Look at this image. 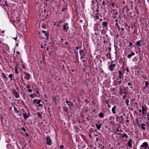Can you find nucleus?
<instances>
[{
  "mask_svg": "<svg viewBox=\"0 0 149 149\" xmlns=\"http://www.w3.org/2000/svg\"><path fill=\"white\" fill-rule=\"evenodd\" d=\"M124 119L123 116L121 115L120 116H117L116 118V120L118 121L120 123H121L123 122Z\"/></svg>",
  "mask_w": 149,
  "mask_h": 149,
  "instance_id": "f257e3e1",
  "label": "nucleus"
},
{
  "mask_svg": "<svg viewBox=\"0 0 149 149\" xmlns=\"http://www.w3.org/2000/svg\"><path fill=\"white\" fill-rule=\"evenodd\" d=\"M116 66L115 64L111 63L109 66L108 68L110 71L112 72L114 70V69L116 67Z\"/></svg>",
  "mask_w": 149,
  "mask_h": 149,
  "instance_id": "f03ea898",
  "label": "nucleus"
},
{
  "mask_svg": "<svg viewBox=\"0 0 149 149\" xmlns=\"http://www.w3.org/2000/svg\"><path fill=\"white\" fill-rule=\"evenodd\" d=\"M46 139L47 144L48 145H51L52 142L50 137L49 136H47L46 137Z\"/></svg>",
  "mask_w": 149,
  "mask_h": 149,
  "instance_id": "7ed1b4c3",
  "label": "nucleus"
},
{
  "mask_svg": "<svg viewBox=\"0 0 149 149\" xmlns=\"http://www.w3.org/2000/svg\"><path fill=\"white\" fill-rule=\"evenodd\" d=\"M12 92L13 94V95L15 96V97L16 98H18L19 97V93H18L15 89H13L12 91Z\"/></svg>",
  "mask_w": 149,
  "mask_h": 149,
  "instance_id": "20e7f679",
  "label": "nucleus"
},
{
  "mask_svg": "<svg viewBox=\"0 0 149 149\" xmlns=\"http://www.w3.org/2000/svg\"><path fill=\"white\" fill-rule=\"evenodd\" d=\"M118 78L117 79V80L122 79L123 77V74L120 70H118Z\"/></svg>",
  "mask_w": 149,
  "mask_h": 149,
  "instance_id": "39448f33",
  "label": "nucleus"
},
{
  "mask_svg": "<svg viewBox=\"0 0 149 149\" xmlns=\"http://www.w3.org/2000/svg\"><path fill=\"white\" fill-rule=\"evenodd\" d=\"M63 26L64 31L65 32H67L69 29L68 23L66 22L63 25Z\"/></svg>",
  "mask_w": 149,
  "mask_h": 149,
  "instance_id": "423d86ee",
  "label": "nucleus"
},
{
  "mask_svg": "<svg viewBox=\"0 0 149 149\" xmlns=\"http://www.w3.org/2000/svg\"><path fill=\"white\" fill-rule=\"evenodd\" d=\"M41 32L42 33V34H43L45 37L47 39L49 38V34L47 31L43 30L41 31Z\"/></svg>",
  "mask_w": 149,
  "mask_h": 149,
  "instance_id": "0eeeda50",
  "label": "nucleus"
},
{
  "mask_svg": "<svg viewBox=\"0 0 149 149\" xmlns=\"http://www.w3.org/2000/svg\"><path fill=\"white\" fill-rule=\"evenodd\" d=\"M29 114H30L29 112L28 111H27V112H26V113H24L23 114L24 115V118L25 120H26L27 118L29 117Z\"/></svg>",
  "mask_w": 149,
  "mask_h": 149,
  "instance_id": "6e6552de",
  "label": "nucleus"
},
{
  "mask_svg": "<svg viewBox=\"0 0 149 149\" xmlns=\"http://www.w3.org/2000/svg\"><path fill=\"white\" fill-rule=\"evenodd\" d=\"M113 17L114 19H116L117 18L116 16L118 14V12L115 9H113Z\"/></svg>",
  "mask_w": 149,
  "mask_h": 149,
  "instance_id": "1a4fd4ad",
  "label": "nucleus"
},
{
  "mask_svg": "<svg viewBox=\"0 0 149 149\" xmlns=\"http://www.w3.org/2000/svg\"><path fill=\"white\" fill-rule=\"evenodd\" d=\"M142 114L143 115H144L146 113L147 109L146 107L145 108L142 105Z\"/></svg>",
  "mask_w": 149,
  "mask_h": 149,
  "instance_id": "9d476101",
  "label": "nucleus"
},
{
  "mask_svg": "<svg viewBox=\"0 0 149 149\" xmlns=\"http://www.w3.org/2000/svg\"><path fill=\"white\" fill-rule=\"evenodd\" d=\"M24 74L25 75L24 78L25 79H26L28 81H29L30 79V74L26 72H24Z\"/></svg>",
  "mask_w": 149,
  "mask_h": 149,
  "instance_id": "9b49d317",
  "label": "nucleus"
},
{
  "mask_svg": "<svg viewBox=\"0 0 149 149\" xmlns=\"http://www.w3.org/2000/svg\"><path fill=\"white\" fill-rule=\"evenodd\" d=\"M41 102H42V104L43 102H42L40 100H37L36 99H35L33 100V103L34 104L36 103L37 104H39Z\"/></svg>",
  "mask_w": 149,
  "mask_h": 149,
  "instance_id": "f8f14e48",
  "label": "nucleus"
},
{
  "mask_svg": "<svg viewBox=\"0 0 149 149\" xmlns=\"http://www.w3.org/2000/svg\"><path fill=\"white\" fill-rule=\"evenodd\" d=\"M140 147L146 148L148 147V144L147 142H144L141 146Z\"/></svg>",
  "mask_w": 149,
  "mask_h": 149,
  "instance_id": "ddd939ff",
  "label": "nucleus"
},
{
  "mask_svg": "<svg viewBox=\"0 0 149 149\" xmlns=\"http://www.w3.org/2000/svg\"><path fill=\"white\" fill-rule=\"evenodd\" d=\"M132 140L131 139H130L127 142L128 146L130 148H131L132 147Z\"/></svg>",
  "mask_w": 149,
  "mask_h": 149,
  "instance_id": "4468645a",
  "label": "nucleus"
},
{
  "mask_svg": "<svg viewBox=\"0 0 149 149\" xmlns=\"http://www.w3.org/2000/svg\"><path fill=\"white\" fill-rule=\"evenodd\" d=\"M142 42V40H139L136 42V44L137 46L141 47L142 45L141 44V43Z\"/></svg>",
  "mask_w": 149,
  "mask_h": 149,
  "instance_id": "2eb2a0df",
  "label": "nucleus"
},
{
  "mask_svg": "<svg viewBox=\"0 0 149 149\" xmlns=\"http://www.w3.org/2000/svg\"><path fill=\"white\" fill-rule=\"evenodd\" d=\"M39 37L42 39H44L45 37L42 34V33L40 31H39Z\"/></svg>",
  "mask_w": 149,
  "mask_h": 149,
  "instance_id": "dca6fc26",
  "label": "nucleus"
},
{
  "mask_svg": "<svg viewBox=\"0 0 149 149\" xmlns=\"http://www.w3.org/2000/svg\"><path fill=\"white\" fill-rule=\"evenodd\" d=\"M102 27L103 28L107 27L108 25V23L106 22H103L102 24Z\"/></svg>",
  "mask_w": 149,
  "mask_h": 149,
  "instance_id": "f3484780",
  "label": "nucleus"
},
{
  "mask_svg": "<svg viewBox=\"0 0 149 149\" xmlns=\"http://www.w3.org/2000/svg\"><path fill=\"white\" fill-rule=\"evenodd\" d=\"M116 107L114 106L113 107H112V108L111 111H112V113L113 114H115L116 113V112L115 111V110H116Z\"/></svg>",
  "mask_w": 149,
  "mask_h": 149,
  "instance_id": "a211bd4d",
  "label": "nucleus"
},
{
  "mask_svg": "<svg viewBox=\"0 0 149 149\" xmlns=\"http://www.w3.org/2000/svg\"><path fill=\"white\" fill-rule=\"evenodd\" d=\"M119 93L121 95H122L123 94H125V92H123V90H122L121 87H120L119 88Z\"/></svg>",
  "mask_w": 149,
  "mask_h": 149,
  "instance_id": "6ab92c4d",
  "label": "nucleus"
},
{
  "mask_svg": "<svg viewBox=\"0 0 149 149\" xmlns=\"http://www.w3.org/2000/svg\"><path fill=\"white\" fill-rule=\"evenodd\" d=\"M134 55H135V53L133 52H131V54H129L127 55V57L128 58H130L132 56H133Z\"/></svg>",
  "mask_w": 149,
  "mask_h": 149,
  "instance_id": "aec40b11",
  "label": "nucleus"
},
{
  "mask_svg": "<svg viewBox=\"0 0 149 149\" xmlns=\"http://www.w3.org/2000/svg\"><path fill=\"white\" fill-rule=\"evenodd\" d=\"M146 126V125L144 123H141V129L144 130L146 129L145 127V126Z\"/></svg>",
  "mask_w": 149,
  "mask_h": 149,
  "instance_id": "412c9836",
  "label": "nucleus"
},
{
  "mask_svg": "<svg viewBox=\"0 0 149 149\" xmlns=\"http://www.w3.org/2000/svg\"><path fill=\"white\" fill-rule=\"evenodd\" d=\"M109 119L111 121L110 123H113L112 120H114L115 119V118L113 116H111L109 118Z\"/></svg>",
  "mask_w": 149,
  "mask_h": 149,
  "instance_id": "4be33fe9",
  "label": "nucleus"
},
{
  "mask_svg": "<svg viewBox=\"0 0 149 149\" xmlns=\"http://www.w3.org/2000/svg\"><path fill=\"white\" fill-rule=\"evenodd\" d=\"M95 125L96 126V128L97 129L100 130V129L101 126V125L100 124L98 125L96 123L95 124Z\"/></svg>",
  "mask_w": 149,
  "mask_h": 149,
  "instance_id": "5701e85b",
  "label": "nucleus"
},
{
  "mask_svg": "<svg viewBox=\"0 0 149 149\" xmlns=\"http://www.w3.org/2000/svg\"><path fill=\"white\" fill-rule=\"evenodd\" d=\"M129 100L127 99L125 100V103L126 104V105L127 107H129Z\"/></svg>",
  "mask_w": 149,
  "mask_h": 149,
  "instance_id": "b1692460",
  "label": "nucleus"
},
{
  "mask_svg": "<svg viewBox=\"0 0 149 149\" xmlns=\"http://www.w3.org/2000/svg\"><path fill=\"white\" fill-rule=\"evenodd\" d=\"M99 116L101 118H102L104 116V114L102 112L100 113L99 114Z\"/></svg>",
  "mask_w": 149,
  "mask_h": 149,
  "instance_id": "393cba45",
  "label": "nucleus"
},
{
  "mask_svg": "<svg viewBox=\"0 0 149 149\" xmlns=\"http://www.w3.org/2000/svg\"><path fill=\"white\" fill-rule=\"evenodd\" d=\"M79 54L80 55H83V54L84 53L83 50H80L79 51Z\"/></svg>",
  "mask_w": 149,
  "mask_h": 149,
  "instance_id": "a878e982",
  "label": "nucleus"
},
{
  "mask_svg": "<svg viewBox=\"0 0 149 149\" xmlns=\"http://www.w3.org/2000/svg\"><path fill=\"white\" fill-rule=\"evenodd\" d=\"M93 17L94 18V20L95 21H96L97 19H99V17H98V16L97 15H96V16L94 17Z\"/></svg>",
  "mask_w": 149,
  "mask_h": 149,
  "instance_id": "bb28decb",
  "label": "nucleus"
},
{
  "mask_svg": "<svg viewBox=\"0 0 149 149\" xmlns=\"http://www.w3.org/2000/svg\"><path fill=\"white\" fill-rule=\"evenodd\" d=\"M63 109L65 112H67L68 111V108L66 107H63Z\"/></svg>",
  "mask_w": 149,
  "mask_h": 149,
  "instance_id": "cd10ccee",
  "label": "nucleus"
},
{
  "mask_svg": "<svg viewBox=\"0 0 149 149\" xmlns=\"http://www.w3.org/2000/svg\"><path fill=\"white\" fill-rule=\"evenodd\" d=\"M122 137L123 138H124L125 137L127 139L128 138V136L126 134H124L122 136Z\"/></svg>",
  "mask_w": 149,
  "mask_h": 149,
  "instance_id": "c85d7f7f",
  "label": "nucleus"
},
{
  "mask_svg": "<svg viewBox=\"0 0 149 149\" xmlns=\"http://www.w3.org/2000/svg\"><path fill=\"white\" fill-rule=\"evenodd\" d=\"M15 74H17L18 73V69L17 66H15Z\"/></svg>",
  "mask_w": 149,
  "mask_h": 149,
  "instance_id": "c756f323",
  "label": "nucleus"
},
{
  "mask_svg": "<svg viewBox=\"0 0 149 149\" xmlns=\"http://www.w3.org/2000/svg\"><path fill=\"white\" fill-rule=\"evenodd\" d=\"M13 77V76L12 74H10L8 75V77L10 79L11 81H12L13 80V79H12Z\"/></svg>",
  "mask_w": 149,
  "mask_h": 149,
  "instance_id": "7c9ffc66",
  "label": "nucleus"
},
{
  "mask_svg": "<svg viewBox=\"0 0 149 149\" xmlns=\"http://www.w3.org/2000/svg\"><path fill=\"white\" fill-rule=\"evenodd\" d=\"M115 25L117 27L118 29V31H120V27L118 25V24L117 23H116L115 24Z\"/></svg>",
  "mask_w": 149,
  "mask_h": 149,
  "instance_id": "2f4dec72",
  "label": "nucleus"
},
{
  "mask_svg": "<svg viewBox=\"0 0 149 149\" xmlns=\"http://www.w3.org/2000/svg\"><path fill=\"white\" fill-rule=\"evenodd\" d=\"M128 85L129 86H130V88H133V85L130 83H128Z\"/></svg>",
  "mask_w": 149,
  "mask_h": 149,
  "instance_id": "473e14b6",
  "label": "nucleus"
},
{
  "mask_svg": "<svg viewBox=\"0 0 149 149\" xmlns=\"http://www.w3.org/2000/svg\"><path fill=\"white\" fill-rule=\"evenodd\" d=\"M37 114L39 118H42V115L41 114L37 112Z\"/></svg>",
  "mask_w": 149,
  "mask_h": 149,
  "instance_id": "72a5a7b5",
  "label": "nucleus"
},
{
  "mask_svg": "<svg viewBox=\"0 0 149 149\" xmlns=\"http://www.w3.org/2000/svg\"><path fill=\"white\" fill-rule=\"evenodd\" d=\"M65 100H66V103L68 104V106H70V104H69V102L67 100V98H66Z\"/></svg>",
  "mask_w": 149,
  "mask_h": 149,
  "instance_id": "f704fd0d",
  "label": "nucleus"
},
{
  "mask_svg": "<svg viewBox=\"0 0 149 149\" xmlns=\"http://www.w3.org/2000/svg\"><path fill=\"white\" fill-rule=\"evenodd\" d=\"M2 75H3V77L4 79H6V80H7V79H6V77L5 76V74L3 73H2Z\"/></svg>",
  "mask_w": 149,
  "mask_h": 149,
  "instance_id": "c9c22d12",
  "label": "nucleus"
},
{
  "mask_svg": "<svg viewBox=\"0 0 149 149\" xmlns=\"http://www.w3.org/2000/svg\"><path fill=\"white\" fill-rule=\"evenodd\" d=\"M148 85H149L147 81H146L145 82V86H146V87H148Z\"/></svg>",
  "mask_w": 149,
  "mask_h": 149,
  "instance_id": "e433bc0d",
  "label": "nucleus"
},
{
  "mask_svg": "<svg viewBox=\"0 0 149 149\" xmlns=\"http://www.w3.org/2000/svg\"><path fill=\"white\" fill-rule=\"evenodd\" d=\"M147 117L146 118L148 120H149V113H147Z\"/></svg>",
  "mask_w": 149,
  "mask_h": 149,
  "instance_id": "4c0bfd02",
  "label": "nucleus"
},
{
  "mask_svg": "<svg viewBox=\"0 0 149 149\" xmlns=\"http://www.w3.org/2000/svg\"><path fill=\"white\" fill-rule=\"evenodd\" d=\"M14 110L15 111H16L17 113H19V111L17 110V108H16L14 109Z\"/></svg>",
  "mask_w": 149,
  "mask_h": 149,
  "instance_id": "58836bf2",
  "label": "nucleus"
},
{
  "mask_svg": "<svg viewBox=\"0 0 149 149\" xmlns=\"http://www.w3.org/2000/svg\"><path fill=\"white\" fill-rule=\"evenodd\" d=\"M128 43H129V46L131 47L133 45L132 43V42H128Z\"/></svg>",
  "mask_w": 149,
  "mask_h": 149,
  "instance_id": "ea45409f",
  "label": "nucleus"
},
{
  "mask_svg": "<svg viewBox=\"0 0 149 149\" xmlns=\"http://www.w3.org/2000/svg\"><path fill=\"white\" fill-rule=\"evenodd\" d=\"M22 130L24 132H26V130L24 127H22Z\"/></svg>",
  "mask_w": 149,
  "mask_h": 149,
  "instance_id": "a19ab883",
  "label": "nucleus"
},
{
  "mask_svg": "<svg viewBox=\"0 0 149 149\" xmlns=\"http://www.w3.org/2000/svg\"><path fill=\"white\" fill-rule=\"evenodd\" d=\"M21 111L23 113V114L24 113H26V112L24 109H22L21 110Z\"/></svg>",
  "mask_w": 149,
  "mask_h": 149,
  "instance_id": "79ce46f5",
  "label": "nucleus"
},
{
  "mask_svg": "<svg viewBox=\"0 0 149 149\" xmlns=\"http://www.w3.org/2000/svg\"><path fill=\"white\" fill-rule=\"evenodd\" d=\"M103 34H104L105 33V31L104 30H103L102 31V32H101Z\"/></svg>",
  "mask_w": 149,
  "mask_h": 149,
  "instance_id": "37998d69",
  "label": "nucleus"
},
{
  "mask_svg": "<svg viewBox=\"0 0 149 149\" xmlns=\"http://www.w3.org/2000/svg\"><path fill=\"white\" fill-rule=\"evenodd\" d=\"M140 71L139 70H137L136 71H135V72H137L138 73V74H139L140 73Z\"/></svg>",
  "mask_w": 149,
  "mask_h": 149,
  "instance_id": "c03bdc74",
  "label": "nucleus"
},
{
  "mask_svg": "<svg viewBox=\"0 0 149 149\" xmlns=\"http://www.w3.org/2000/svg\"><path fill=\"white\" fill-rule=\"evenodd\" d=\"M64 148V146H63V145H61L60 146V148H61V149H63Z\"/></svg>",
  "mask_w": 149,
  "mask_h": 149,
  "instance_id": "a18cd8bd",
  "label": "nucleus"
},
{
  "mask_svg": "<svg viewBox=\"0 0 149 149\" xmlns=\"http://www.w3.org/2000/svg\"><path fill=\"white\" fill-rule=\"evenodd\" d=\"M62 22H63L62 21V20H60L58 22V23L59 24L61 23H62Z\"/></svg>",
  "mask_w": 149,
  "mask_h": 149,
  "instance_id": "49530a36",
  "label": "nucleus"
},
{
  "mask_svg": "<svg viewBox=\"0 0 149 149\" xmlns=\"http://www.w3.org/2000/svg\"><path fill=\"white\" fill-rule=\"evenodd\" d=\"M80 48H81V47H76V49L77 50L79 49H80Z\"/></svg>",
  "mask_w": 149,
  "mask_h": 149,
  "instance_id": "de8ad7c7",
  "label": "nucleus"
},
{
  "mask_svg": "<svg viewBox=\"0 0 149 149\" xmlns=\"http://www.w3.org/2000/svg\"><path fill=\"white\" fill-rule=\"evenodd\" d=\"M99 8V6H97V10H96V12H98L99 11V10H98Z\"/></svg>",
  "mask_w": 149,
  "mask_h": 149,
  "instance_id": "09e8293b",
  "label": "nucleus"
},
{
  "mask_svg": "<svg viewBox=\"0 0 149 149\" xmlns=\"http://www.w3.org/2000/svg\"><path fill=\"white\" fill-rule=\"evenodd\" d=\"M122 82V81L121 80H120L118 81V83L119 84H121V83Z\"/></svg>",
  "mask_w": 149,
  "mask_h": 149,
  "instance_id": "8fccbe9b",
  "label": "nucleus"
},
{
  "mask_svg": "<svg viewBox=\"0 0 149 149\" xmlns=\"http://www.w3.org/2000/svg\"><path fill=\"white\" fill-rule=\"evenodd\" d=\"M42 106V104H40V103L38 105V107H41Z\"/></svg>",
  "mask_w": 149,
  "mask_h": 149,
  "instance_id": "3c124183",
  "label": "nucleus"
},
{
  "mask_svg": "<svg viewBox=\"0 0 149 149\" xmlns=\"http://www.w3.org/2000/svg\"><path fill=\"white\" fill-rule=\"evenodd\" d=\"M25 134H26V136L27 137H29V134L27 133H25Z\"/></svg>",
  "mask_w": 149,
  "mask_h": 149,
  "instance_id": "603ef678",
  "label": "nucleus"
},
{
  "mask_svg": "<svg viewBox=\"0 0 149 149\" xmlns=\"http://www.w3.org/2000/svg\"><path fill=\"white\" fill-rule=\"evenodd\" d=\"M61 42H63L64 41V39H63V38H61Z\"/></svg>",
  "mask_w": 149,
  "mask_h": 149,
  "instance_id": "864d4df0",
  "label": "nucleus"
},
{
  "mask_svg": "<svg viewBox=\"0 0 149 149\" xmlns=\"http://www.w3.org/2000/svg\"><path fill=\"white\" fill-rule=\"evenodd\" d=\"M30 97L31 98H33L34 97H33V94H32V95H30Z\"/></svg>",
  "mask_w": 149,
  "mask_h": 149,
  "instance_id": "5fc2aeb1",
  "label": "nucleus"
},
{
  "mask_svg": "<svg viewBox=\"0 0 149 149\" xmlns=\"http://www.w3.org/2000/svg\"><path fill=\"white\" fill-rule=\"evenodd\" d=\"M62 69L63 70H65L64 65H62Z\"/></svg>",
  "mask_w": 149,
  "mask_h": 149,
  "instance_id": "6e6d98bb",
  "label": "nucleus"
},
{
  "mask_svg": "<svg viewBox=\"0 0 149 149\" xmlns=\"http://www.w3.org/2000/svg\"><path fill=\"white\" fill-rule=\"evenodd\" d=\"M102 4L103 5V6H105V2L104 1H103L102 2Z\"/></svg>",
  "mask_w": 149,
  "mask_h": 149,
  "instance_id": "4d7b16f0",
  "label": "nucleus"
},
{
  "mask_svg": "<svg viewBox=\"0 0 149 149\" xmlns=\"http://www.w3.org/2000/svg\"><path fill=\"white\" fill-rule=\"evenodd\" d=\"M65 9L64 8H62V10H61V11L62 12H63L65 10Z\"/></svg>",
  "mask_w": 149,
  "mask_h": 149,
  "instance_id": "13d9d810",
  "label": "nucleus"
},
{
  "mask_svg": "<svg viewBox=\"0 0 149 149\" xmlns=\"http://www.w3.org/2000/svg\"><path fill=\"white\" fill-rule=\"evenodd\" d=\"M126 70L127 72H129V71L128 70V68H126Z\"/></svg>",
  "mask_w": 149,
  "mask_h": 149,
  "instance_id": "bf43d9fd",
  "label": "nucleus"
},
{
  "mask_svg": "<svg viewBox=\"0 0 149 149\" xmlns=\"http://www.w3.org/2000/svg\"><path fill=\"white\" fill-rule=\"evenodd\" d=\"M32 90L31 89H29L28 90V91L29 92H32Z\"/></svg>",
  "mask_w": 149,
  "mask_h": 149,
  "instance_id": "052dcab7",
  "label": "nucleus"
},
{
  "mask_svg": "<svg viewBox=\"0 0 149 149\" xmlns=\"http://www.w3.org/2000/svg\"><path fill=\"white\" fill-rule=\"evenodd\" d=\"M13 39H14L15 40H16L17 39V37H16L15 38H13Z\"/></svg>",
  "mask_w": 149,
  "mask_h": 149,
  "instance_id": "680f3d73",
  "label": "nucleus"
},
{
  "mask_svg": "<svg viewBox=\"0 0 149 149\" xmlns=\"http://www.w3.org/2000/svg\"><path fill=\"white\" fill-rule=\"evenodd\" d=\"M107 107L109 108H110L111 107V106H110L109 104H107Z\"/></svg>",
  "mask_w": 149,
  "mask_h": 149,
  "instance_id": "e2e57ef3",
  "label": "nucleus"
},
{
  "mask_svg": "<svg viewBox=\"0 0 149 149\" xmlns=\"http://www.w3.org/2000/svg\"><path fill=\"white\" fill-rule=\"evenodd\" d=\"M137 125H138V126L139 127L140 124H139V123H138V121H137Z\"/></svg>",
  "mask_w": 149,
  "mask_h": 149,
  "instance_id": "0e129e2a",
  "label": "nucleus"
},
{
  "mask_svg": "<svg viewBox=\"0 0 149 149\" xmlns=\"http://www.w3.org/2000/svg\"><path fill=\"white\" fill-rule=\"evenodd\" d=\"M30 85H28V86H27L26 87V88H30Z\"/></svg>",
  "mask_w": 149,
  "mask_h": 149,
  "instance_id": "69168bd1",
  "label": "nucleus"
},
{
  "mask_svg": "<svg viewBox=\"0 0 149 149\" xmlns=\"http://www.w3.org/2000/svg\"><path fill=\"white\" fill-rule=\"evenodd\" d=\"M126 122L127 123H129V120L128 119H127L126 120Z\"/></svg>",
  "mask_w": 149,
  "mask_h": 149,
  "instance_id": "338daca9",
  "label": "nucleus"
},
{
  "mask_svg": "<svg viewBox=\"0 0 149 149\" xmlns=\"http://www.w3.org/2000/svg\"><path fill=\"white\" fill-rule=\"evenodd\" d=\"M111 6L113 7H114V4L113 3H112L111 4Z\"/></svg>",
  "mask_w": 149,
  "mask_h": 149,
  "instance_id": "774afa93",
  "label": "nucleus"
}]
</instances>
